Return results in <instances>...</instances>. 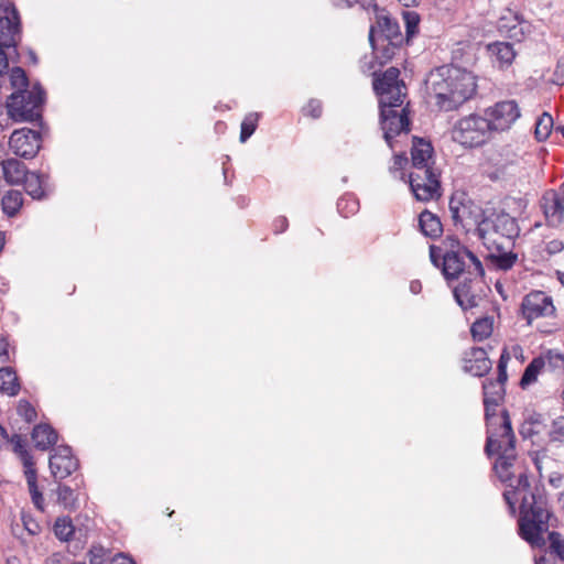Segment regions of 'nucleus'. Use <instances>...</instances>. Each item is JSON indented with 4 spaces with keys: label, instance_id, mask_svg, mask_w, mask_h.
<instances>
[{
    "label": "nucleus",
    "instance_id": "nucleus-1",
    "mask_svg": "<svg viewBox=\"0 0 564 564\" xmlns=\"http://www.w3.org/2000/svg\"><path fill=\"white\" fill-rule=\"evenodd\" d=\"M0 11L4 17L0 18V104L6 93L13 91L7 97L6 107L9 117L15 122H34L42 120L45 91L36 83L29 88V79L23 68H9V56L4 48H13L17 54V45L21 40L20 15L13 3H8Z\"/></svg>",
    "mask_w": 564,
    "mask_h": 564
},
{
    "label": "nucleus",
    "instance_id": "nucleus-2",
    "mask_svg": "<svg viewBox=\"0 0 564 564\" xmlns=\"http://www.w3.org/2000/svg\"><path fill=\"white\" fill-rule=\"evenodd\" d=\"M505 384L506 382H500L499 377H497L496 380H486L482 383V390L487 425L485 453L488 456L498 455L494 469L500 480L507 482L512 478L510 469L513 466L517 454L516 436L509 412L503 410L500 414H497V408L506 393Z\"/></svg>",
    "mask_w": 564,
    "mask_h": 564
},
{
    "label": "nucleus",
    "instance_id": "nucleus-3",
    "mask_svg": "<svg viewBox=\"0 0 564 564\" xmlns=\"http://www.w3.org/2000/svg\"><path fill=\"white\" fill-rule=\"evenodd\" d=\"M551 512L546 499L534 494L521 497L519 535L532 547L542 549L543 553L535 557V564H564V538L556 531L549 532L546 541L543 533L549 530Z\"/></svg>",
    "mask_w": 564,
    "mask_h": 564
},
{
    "label": "nucleus",
    "instance_id": "nucleus-4",
    "mask_svg": "<svg viewBox=\"0 0 564 564\" xmlns=\"http://www.w3.org/2000/svg\"><path fill=\"white\" fill-rule=\"evenodd\" d=\"M399 76L400 70L397 67H389L381 75L373 73V90L379 97L381 129L391 150H394L393 138L410 131L406 109L403 108L400 112L395 110L402 106L406 96V87Z\"/></svg>",
    "mask_w": 564,
    "mask_h": 564
},
{
    "label": "nucleus",
    "instance_id": "nucleus-5",
    "mask_svg": "<svg viewBox=\"0 0 564 564\" xmlns=\"http://www.w3.org/2000/svg\"><path fill=\"white\" fill-rule=\"evenodd\" d=\"M427 93L444 111L457 109L476 93L475 76L460 67L443 65L430 72L425 79Z\"/></svg>",
    "mask_w": 564,
    "mask_h": 564
},
{
    "label": "nucleus",
    "instance_id": "nucleus-6",
    "mask_svg": "<svg viewBox=\"0 0 564 564\" xmlns=\"http://www.w3.org/2000/svg\"><path fill=\"white\" fill-rule=\"evenodd\" d=\"M445 246L444 252L441 248L431 246L430 258L435 267L442 269V273L448 283L466 275L467 271L475 267L477 261H480L475 253L455 238H447Z\"/></svg>",
    "mask_w": 564,
    "mask_h": 564
},
{
    "label": "nucleus",
    "instance_id": "nucleus-7",
    "mask_svg": "<svg viewBox=\"0 0 564 564\" xmlns=\"http://www.w3.org/2000/svg\"><path fill=\"white\" fill-rule=\"evenodd\" d=\"M492 130L486 116L470 115L456 122L452 131V138L465 148L482 145Z\"/></svg>",
    "mask_w": 564,
    "mask_h": 564
},
{
    "label": "nucleus",
    "instance_id": "nucleus-8",
    "mask_svg": "<svg viewBox=\"0 0 564 564\" xmlns=\"http://www.w3.org/2000/svg\"><path fill=\"white\" fill-rule=\"evenodd\" d=\"M485 269L481 261L471 267L464 280L453 290L457 304L464 310L476 307L479 303L484 286Z\"/></svg>",
    "mask_w": 564,
    "mask_h": 564
},
{
    "label": "nucleus",
    "instance_id": "nucleus-9",
    "mask_svg": "<svg viewBox=\"0 0 564 564\" xmlns=\"http://www.w3.org/2000/svg\"><path fill=\"white\" fill-rule=\"evenodd\" d=\"M409 184L417 200L429 202L441 196L440 173L434 167L413 169L409 175Z\"/></svg>",
    "mask_w": 564,
    "mask_h": 564
},
{
    "label": "nucleus",
    "instance_id": "nucleus-10",
    "mask_svg": "<svg viewBox=\"0 0 564 564\" xmlns=\"http://www.w3.org/2000/svg\"><path fill=\"white\" fill-rule=\"evenodd\" d=\"M484 209L471 199L462 195H454L449 200V213L455 226H460L469 231L476 226L480 216H484Z\"/></svg>",
    "mask_w": 564,
    "mask_h": 564
},
{
    "label": "nucleus",
    "instance_id": "nucleus-11",
    "mask_svg": "<svg viewBox=\"0 0 564 564\" xmlns=\"http://www.w3.org/2000/svg\"><path fill=\"white\" fill-rule=\"evenodd\" d=\"M520 311L528 325L540 317H547L555 314V306L550 295L542 291H532L521 302Z\"/></svg>",
    "mask_w": 564,
    "mask_h": 564
},
{
    "label": "nucleus",
    "instance_id": "nucleus-12",
    "mask_svg": "<svg viewBox=\"0 0 564 564\" xmlns=\"http://www.w3.org/2000/svg\"><path fill=\"white\" fill-rule=\"evenodd\" d=\"M492 131H506L520 118V109L514 100H502L485 110Z\"/></svg>",
    "mask_w": 564,
    "mask_h": 564
},
{
    "label": "nucleus",
    "instance_id": "nucleus-13",
    "mask_svg": "<svg viewBox=\"0 0 564 564\" xmlns=\"http://www.w3.org/2000/svg\"><path fill=\"white\" fill-rule=\"evenodd\" d=\"M41 133L39 131L22 128L14 130L9 140L11 151L23 159L34 158L41 149Z\"/></svg>",
    "mask_w": 564,
    "mask_h": 564
},
{
    "label": "nucleus",
    "instance_id": "nucleus-14",
    "mask_svg": "<svg viewBox=\"0 0 564 564\" xmlns=\"http://www.w3.org/2000/svg\"><path fill=\"white\" fill-rule=\"evenodd\" d=\"M48 465L52 476L56 480H62L78 469L79 462L73 455L69 446L61 445L53 449Z\"/></svg>",
    "mask_w": 564,
    "mask_h": 564
},
{
    "label": "nucleus",
    "instance_id": "nucleus-15",
    "mask_svg": "<svg viewBox=\"0 0 564 564\" xmlns=\"http://www.w3.org/2000/svg\"><path fill=\"white\" fill-rule=\"evenodd\" d=\"M530 23L511 9H506L497 21L499 33L517 42L524 40L525 34L530 32Z\"/></svg>",
    "mask_w": 564,
    "mask_h": 564
},
{
    "label": "nucleus",
    "instance_id": "nucleus-16",
    "mask_svg": "<svg viewBox=\"0 0 564 564\" xmlns=\"http://www.w3.org/2000/svg\"><path fill=\"white\" fill-rule=\"evenodd\" d=\"M541 207L551 225H560L564 218V184L560 191H547L541 199Z\"/></svg>",
    "mask_w": 564,
    "mask_h": 564
},
{
    "label": "nucleus",
    "instance_id": "nucleus-17",
    "mask_svg": "<svg viewBox=\"0 0 564 564\" xmlns=\"http://www.w3.org/2000/svg\"><path fill=\"white\" fill-rule=\"evenodd\" d=\"M464 370L476 377L487 375L491 369V360L487 356V351L481 347H471L464 352L463 357Z\"/></svg>",
    "mask_w": 564,
    "mask_h": 564
},
{
    "label": "nucleus",
    "instance_id": "nucleus-18",
    "mask_svg": "<svg viewBox=\"0 0 564 564\" xmlns=\"http://www.w3.org/2000/svg\"><path fill=\"white\" fill-rule=\"evenodd\" d=\"M492 219L491 224H494L496 236L507 238L509 242L519 236L517 220L509 214L492 209Z\"/></svg>",
    "mask_w": 564,
    "mask_h": 564
},
{
    "label": "nucleus",
    "instance_id": "nucleus-19",
    "mask_svg": "<svg viewBox=\"0 0 564 564\" xmlns=\"http://www.w3.org/2000/svg\"><path fill=\"white\" fill-rule=\"evenodd\" d=\"M433 155V147L430 142L414 138L413 145L411 149V160L413 169L433 167L430 163Z\"/></svg>",
    "mask_w": 564,
    "mask_h": 564
},
{
    "label": "nucleus",
    "instance_id": "nucleus-20",
    "mask_svg": "<svg viewBox=\"0 0 564 564\" xmlns=\"http://www.w3.org/2000/svg\"><path fill=\"white\" fill-rule=\"evenodd\" d=\"M32 440L37 449L46 451L56 444L57 432L48 424H37L32 431Z\"/></svg>",
    "mask_w": 564,
    "mask_h": 564
},
{
    "label": "nucleus",
    "instance_id": "nucleus-21",
    "mask_svg": "<svg viewBox=\"0 0 564 564\" xmlns=\"http://www.w3.org/2000/svg\"><path fill=\"white\" fill-rule=\"evenodd\" d=\"M495 251H491L488 259L494 267L501 271L510 270L519 260L518 253L507 250L501 243H496Z\"/></svg>",
    "mask_w": 564,
    "mask_h": 564
},
{
    "label": "nucleus",
    "instance_id": "nucleus-22",
    "mask_svg": "<svg viewBox=\"0 0 564 564\" xmlns=\"http://www.w3.org/2000/svg\"><path fill=\"white\" fill-rule=\"evenodd\" d=\"M1 169L4 180L10 184L22 183L29 174L25 164L17 159L3 160Z\"/></svg>",
    "mask_w": 564,
    "mask_h": 564
},
{
    "label": "nucleus",
    "instance_id": "nucleus-23",
    "mask_svg": "<svg viewBox=\"0 0 564 564\" xmlns=\"http://www.w3.org/2000/svg\"><path fill=\"white\" fill-rule=\"evenodd\" d=\"M419 226L422 234L432 239L438 238L443 232L441 219L427 209L420 214Z\"/></svg>",
    "mask_w": 564,
    "mask_h": 564
},
{
    "label": "nucleus",
    "instance_id": "nucleus-24",
    "mask_svg": "<svg viewBox=\"0 0 564 564\" xmlns=\"http://www.w3.org/2000/svg\"><path fill=\"white\" fill-rule=\"evenodd\" d=\"M491 221H494L492 209L485 210L484 216H480V219H478V221L475 226L477 236L479 237V239L482 240L484 245H486V246H489L490 243L491 245L498 243V241L495 237L496 236L495 227H494V224H491ZM488 249H490V247H488Z\"/></svg>",
    "mask_w": 564,
    "mask_h": 564
},
{
    "label": "nucleus",
    "instance_id": "nucleus-25",
    "mask_svg": "<svg viewBox=\"0 0 564 564\" xmlns=\"http://www.w3.org/2000/svg\"><path fill=\"white\" fill-rule=\"evenodd\" d=\"M488 52L500 68L511 65L516 57L513 46L507 42H496L488 45Z\"/></svg>",
    "mask_w": 564,
    "mask_h": 564
},
{
    "label": "nucleus",
    "instance_id": "nucleus-26",
    "mask_svg": "<svg viewBox=\"0 0 564 564\" xmlns=\"http://www.w3.org/2000/svg\"><path fill=\"white\" fill-rule=\"evenodd\" d=\"M369 42L373 52L376 53V57L381 64L390 61L395 54V51L401 45V43H393V41H384L381 42V47L379 48L375 40V26L370 28Z\"/></svg>",
    "mask_w": 564,
    "mask_h": 564
},
{
    "label": "nucleus",
    "instance_id": "nucleus-27",
    "mask_svg": "<svg viewBox=\"0 0 564 564\" xmlns=\"http://www.w3.org/2000/svg\"><path fill=\"white\" fill-rule=\"evenodd\" d=\"M378 26L380 28L382 35L381 42L393 41V43H402L403 37L400 31L398 22L387 15L378 18Z\"/></svg>",
    "mask_w": 564,
    "mask_h": 564
},
{
    "label": "nucleus",
    "instance_id": "nucleus-28",
    "mask_svg": "<svg viewBox=\"0 0 564 564\" xmlns=\"http://www.w3.org/2000/svg\"><path fill=\"white\" fill-rule=\"evenodd\" d=\"M544 427L543 415L535 412L525 414L524 420L520 426L519 433L523 438H531L541 433Z\"/></svg>",
    "mask_w": 564,
    "mask_h": 564
},
{
    "label": "nucleus",
    "instance_id": "nucleus-29",
    "mask_svg": "<svg viewBox=\"0 0 564 564\" xmlns=\"http://www.w3.org/2000/svg\"><path fill=\"white\" fill-rule=\"evenodd\" d=\"M0 391L14 397L20 391V383L15 371L11 367L0 368Z\"/></svg>",
    "mask_w": 564,
    "mask_h": 564
},
{
    "label": "nucleus",
    "instance_id": "nucleus-30",
    "mask_svg": "<svg viewBox=\"0 0 564 564\" xmlns=\"http://www.w3.org/2000/svg\"><path fill=\"white\" fill-rule=\"evenodd\" d=\"M545 367V359L541 357L533 358L531 362L525 367L523 375L520 379V386L525 389L530 384L536 381L539 373Z\"/></svg>",
    "mask_w": 564,
    "mask_h": 564
},
{
    "label": "nucleus",
    "instance_id": "nucleus-31",
    "mask_svg": "<svg viewBox=\"0 0 564 564\" xmlns=\"http://www.w3.org/2000/svg\"><path fill=\"white\" fill-rule=\"evenodd\" d=\"M22 204V193L15 189L7 192L1 199L2 210L10 217L14 216L20 210Z\"/></svg>",
    "mask_w": 564,
    "mask_h": 564
},
{
    "label": "nucleus",
    "instance_id": "nucleus-32",
    "mask_svg": "<svg viewBox=\"0 0 564 564\" xmlns=\"http://www.w3.org/2000/svg\"><path fill=\"white\" fill-rule=\"evenodd\" d=\"M43 178L36 173H29L24 183L25 192L34 199H42L44 197Z\"/></svg>",
    "mask_w": 564,
    "mask_h": 564
},
{
    "label": "nucleus",
    "instance_id": "nucleus-33",
    "mask_svg": "<svg viewBox=\"0 0 564 564\" xmlns=\"http://www.w3.org/2000/svg\"><path fill=\"white\" fill-rule=\"evenodd\" d=\"M553 128V118L547 112H543L535 122L534 134L538 141H544L549 138Z\"/></svg>",
    "mask_w": 564,
    "mask_h": 564
},
{
    "label": "nucleus",
    "instance_id": "nucleus-34",
    "mask_svg": "<svg viewBox=\"0 0 564 564\" xmlns=\"http://www.w3.org/2000/svg\"><path fill=\"white\" fill-rule=\"evenodd\" d=\"M470 333L474 340L481 341L492 333V323L489 318H479L473 323Z\"/></svg>",
    "mask_w": 564,
    "mask_h": 564
},
{
    "label": "nucleus",
    "instance_id": "nucleus-35",
    "mask_svg": "<svg viewBox=\"0 0 564 564\" xmlns=\"http://www.w3.org/2000/svg\"><path fill=\"white\" fill-rule=\"evenodd\" d=\"M56 494L58 503L65 509L73 510L76 508L77 496L70 487L59 484L57 486Z\"/></svg>",
    "mask_w": 564,
    "mask_h": 564
},
{
    "label": "nucleus",
    "instance_id": "nucleus-36",
    "mask_svg": "<svg viewBox=\"0 0 564 564\" xmlns=\"http://www.w3.org/2000/svg\"><path fill=\"white\" fill-rule=\"evenodd\" d=\"M259 113H248L241 122L240 142L245 143L256 131L259 120Z\"/></svg>",
    "mask_w": 564,
    "mask_h": 564
},
{
    "label": "nucleus",
    "instance_id": "nucleus-37",
    "mask_svg": "<svg viewBox=\"0 0 564 564\" xmlns=\"http://www.w3.org/2000/svg\"><path fill=\"white\" fill-rule=\"evenodd\" d=\"M337 210L343 217L348 218L359 210V202L352 196H343L337 202Z\"/></svg>",
    "mask_w": 564,
    "mask_h": 564
},
{
    "label": "nucleus",
    "instance_id": "nucleus-38",
    "mask_svg": "<svg viewBox=\"0 0 564 564\" xmlns=\"http://www.w3.org/2000/svg\"><path fill=\"white\" fill-rule=\"evenodd\" d=\"M545 359V367H549L550 370L555 371L557 373L564 372V355L555 351L549 350L544 356H540Z\"/></svg>",
    "mask_w": 564,
    "mask_h": 564
},
{
    "label": "nucleus",
    "instance_id": "nucleus-39",
    "mask_svg": "<svg viewBox=\"0 0 564 564\" xmlns=\"http://www.w3.org/2000/svg\"><path fill=\"white\" fill-rule=\"evenodd\" d=\"M402 19L405 24L406 37L410 39L417 33L420 15L415 11L403 10Z\"/></svg>",
    "mask_w": 564,
    "mask_h": 564
},
{
    "label": "nucleus",
    "instance_id": "nucleus-40",
    "mask_svg": "<svg viewBox=\"0 0 564 564\" xmlns=\"http://www.w3.org/2000/svg\"><path fill=\"white\" fill-rule=\"evenodd\" d=\"M75 532L74 525L67 519H57L54 524V533L61 541H68Z\"/></svg>",
    "mask_w": 564,
    "mask_h": 564
},
{
    "label": "nucleus",
    "instance_id": "nucleus-41",
    "mask_svg": "<svg viewBox=\"0 0 564 564\" xmlns=\"http://www.w3.org/2000/svg\"><path fill=\"white\" fill-rule=\"evenodd\" d=\"M549 437L551 442L560 443L564 446V416H560L552 422Z\"/></svg>",
    "mask_w": 564,
    "mask_h": 564
},
{
    "label": "nucleus",
    "instance_id": "nucleus-42",
    "mask_svg": "<svg viewBox=\"0 0 564 564\" xmlns=\"http://www.w3.org/2000/svg\"><path fill=\"white\" fill-rule=\"evenodd\" d=\"M22 464L24 466V475L26 478V482L29 487L36 486V469L34 468V462L31 454L24 455V460H22Z\"/></svg>",
    "mask_w": 564,
    "mask_h": 564
},
{
    "label": "nucleus",
    "instance_id": "nucleus-43",
    "mask_svg": "<svg viewBox=\"0 0 564 564\" xmlns=\"http://www.w3.org/2000/svg\"><path fill=\"white\" fill-rule=\"evenodd\" d=\"M17 411L28 423H32L37 417L34 406L26 400L19 401Z\"/></svg>",
    "mask_w": 564,
    "mask_h": 564
},
{
    "label": "nucleus",
    "instance_id": "nucleus-44",
    "mask_svg": "<svg viewBox=\"0 0 564 564\" xmlns=\"http://www.w3.org/2000/svg\"><path fill=\"white\" fill-rule=\"evenodd\" d=\"M90 564H107L109 552L102 546H93L89 552Z\"/></svg>",
    "mask_w": 564,
    "mask_h": 564
},
{
    "label": "nucleus",
    "instance_id": "nucleus-45",
    "mask_svg": "<svg viewBox=\"0 0 564 564\" xmlns=\"http://www.w3.org/2000/svg\"><path fill=\"white\" fill-rule=\"evenodd\" d=\"M303 112L305 116L318 119L323 112L322 102L318 99H311L303 108Z\"/></svg>",
    "mask_w": 564,
    "mask_h": 564
},
{
    "label": "nucleus",
    "instance_id": "nucleus-46",
    "mask_svg": "<svg viewBox=\"0 0 564 564\" xmlns=\"http://www.w3.org/2000/svg\"><path fill=\"white\" fill-rule=\"evenodd\" d=\"M510 360V356L508 351L505 349L502 354L500 355L499 361H498V376L500 382H507L508 375H507V365Z\"/></svg>",
    "mask_w": 564,
    "mask_h": 564
},
{
    "label": "nucleus",
    "instance_id": "nucleus-47",
    "mask_svg": "<svg viewBox=\"0 0 564 564\" xmlns=\"http://www.w3.org/2000/svg\"><path fill=\"white\" fill-rule=\"evenodd\" d=\"M22 523L23 529L30 534V535H36L41 532V525L30 516L22 514Z\"/></svg>",
    "mask_w": 564,
    "mask_h": 564
},
{
    "label": "nucleus",
    "instance_id": "nucleus-48",
    "mask_svg": "<svg viewBox=\"0 0 564 564\" xmlns=\"http://www.w3.org/2000/svg\"><path fill=\"white\" fill-rule=\"evenodd\" d=\"M10 441L13 445L14 453H17L20 456L21 462L24 460V455L30 453L25 448L22 437L18 434H14Z\"/></svg>",
    "mask_w": 564,
    "mask_h": 564
},
{
    "label": "nucleus",
    "instance_id": "nucleus-49",
    "mask_svg": "<svg viewBox=\"0 0 564 564\" xmlns=\"http://www.w3.org/2000/svg\"><path fill=\"white\" fill-rule=\"evenodd\" d=\"M29 491H30V495H31L34 506L37 509H40L41 511H43L44 510V506H43L44 498H43L42 494L40 492L37 485L34 487H29Z\"/></svg>",
    "mask_w": 564,
    "mask_h": 564
},
{
    "label": "nucleus",
    "instance_id": "nucleus-50",
    "mask_svg": "<svg viewBox=\"0 0 564 564\" xmlns=\"http://www.w3.org/2000/svg\"><path fill=\"white\" fill-rule=\"evenodd\" d=\"M520 495L516 489L514 490H510V491H505L503 492V498L507 502V505L509 506L510 510H511V513H514L516 512V501H517V496Z\"/></svg>",
    "mask_w": 564,
    "mask_h": 564
},
{
    "label": "nucleus",
    "instance_id": "nucleus-51",
    "mask_svg": "<svg viewBox=\"0 0 564 564\" xmlns=\"http://www.w3.org/2000/svg\"><path fill=\"white\" fill-rule=\"evenodd\" d=\"M408 163V158L404 153L395 154L393 156V165L390 167L391 171H399L404 167Z\"/></svg>",
    "mask_w": 564,
    "mask_h": 564
},
{
    "label": "nucleus",
    "instance_id": "nucleus-52",
    "mask_svg": "<svg viewBox=\"0 0 564 564\" xmlns=\"http://www.w3.org/2000/svg\"><path fill=\"white\" fill-rule=\"evenodd\" d=\"M529 488H530V482H529L528 476L524 473L520 474L518 477V485H517L516 490L519 494H521L522 491H528Z\"/></svg>",
    "mask_w": 564,
    "mask_h": 564
},
{
    "label": "nucleus",
    "instance_id": "nucleus-53",
    "mask_svg": "<svg viewBox=\"0 0 564 564\" xmlns=\"http://www.w3.org/2000/svg\"><path fill=\"white\" fill-rule=\"evenodd\" d=\"M288 225H289V223L285 217H283V216L278 217L273 221V230L275 234H281V232L285 231V229L288 228Z\"/></svg>",
    "mask_w": 564,
    "mask_h": 564
},
{
    "label": "nucleus",
    "instance_id": "nucleus-54",
    "mask_svg": "<svg viewBox=\"0 0 564 564\" xmlns=\"http://www.w3.org/2000/svg\"><path fill=\"white\" fill-rule=\"evenodd\" d=\"M110 564H135V562L124 553H118L111 558Z\"/></svg>",
    "mask_w": 564,
    "mask_h": 564
},
{
    "label": "nucleus",
    "instance_id": "nucleus-55",
    "mask_svg": "<svg viewBox=\"0 0 564 564\" xmlns=\"http://www.w3.org/2000/svg\"><path fill=\"white\" fill-rule=\"evenodd\" d=\"M332 4L337 9H349L359 2V0H330Z\"/></svg>",
    "mask_w": 564,
    "mask_h": 564
},
{
    "label": "nucleus",
    "instance_id": "nucleus-56",
    "mask_svg": "<svg viewBox=\"0 0 564 564\" xmlns=\"http://www.w3.org/2000/svg\"><path fill=\"white\" fill-rule=\"evenodd\" d=\"M8 343L3 337H0V360L7 361L9 359Z\"/></svg>",
    "mask_w": 564,
    "mask_h": 564
},
{
    "label": "nucleus",
    "instance_id": "nucleus-57",
    "mask_svg": "<svg viewBox=\"0 0 564 564\" xmlns=\"http://www.w3.org/2000/svg\"><path fill=\"white\" fill-rule=\"evenodd\" d=\"M554 75L557 84H564V59L557 63Z\"/></svg>",
    "mask_w": 564,
    "mask_h": 564
},
{
    "label": "nucleus",
    "instance_id": "nucleus-58",
    "mask_svg": "<svg viewBox=\"0 0 564 564\" xmlns=\"http://www.w3.org/2000/svg\"><path fill=\"white\" fill-rule=\"evenodd\" d=\"M45 564H65V558L61 553H54L46 558Z\"/></svg>",
    "mask_w": 564,
    "mask_h": 564
},
{
    "label": "nucleus",
    "instance_id": "nucleus-59",
    "mask_svg": "<svg viewBox=\"0 0 564 564\" xmlns=\"http://www.w3.org/2000/svg\"><path fill=\"white\" fill-rule=\"evenodd\" d=\"M410 291L413 294H419L422 291V284L420 281L414 280L410 283Z\"/></svg>",
    "mask_w": 564,
    "mask_h": 564
},
{
    "label": "nucleus",
    "instance_id": "nucleus-60",
    "mask_svg": "<svg viewBox=\"0 0 564 564\" xmlns=\"http://www.w3.org/2000/svg\"><path fill=\"white\" fill-rule=\"evenodd\" d=\"M358 3L366 10L370 8L377 9L376 0H359Z\"/></svg>",
    "mask_w": 564,
    "mask_h": 564
},
{
    "label": "nucleus",
    "instance_id": "nucleus-61",
    "mask_svg": "<svg viewBox=\"0 0 564 564\" xmlns=\"http://www.w3.org/2000/svg\"><path fill=\"white\" fill-rule=\"evenodd\" d=\"M562 481V477L561 476H557V477H551L550 478V484L552 486H554L555 488L560 487V482Z\"/></svg>",
    "mask_w": 564,
    "mask_h": 564
},
{
    "label": "nucleus",
    "instance_id": "nucleus-62",
    "mask_svg": "<svg viewBox=\"0 0 564 564\" xmlns=\"http://www.w3.org/2000/svg\"><path fill=\"white\" fill-rule=\"evenodd\" d=\"M400 3H402L403 7H412L414 4H416V1L417 0H398Z\"/></svg>",
    "mask_w": 564,
    "mask_h": 564
},
{
    "label": "nucleus",
    "instance_id": "nucleus-63",
    "mask_svg": "<svg viewBox=\"0 0 564 564\" xmlns=\"http://www.w3.org/2000/svg\"><path fill=\"white\" fill-rule=\"evenodd\" d=\"M0 435H1L2 437H4V438H8V437H9V435H8L7 431H6V429H4L1 424H0Z\"/></svg>",
    "mask_w": 564,
    "mask_h": 564
},
{
    "label": "nucleus",
    "instance_id": "nucleus-64",
    "mask_svg": "<svg viewBox=\"0 0 564 564\" xmlns=\"http://www.w3.org/2000/svg\"><path fill=\"white\" fill-rule=\"evenodd\" d=\"M557 279L562 285H564V272H557Z\"/></svg>",
    "mask_w": 564,
    "mask_h": 564
}]
</instances>
